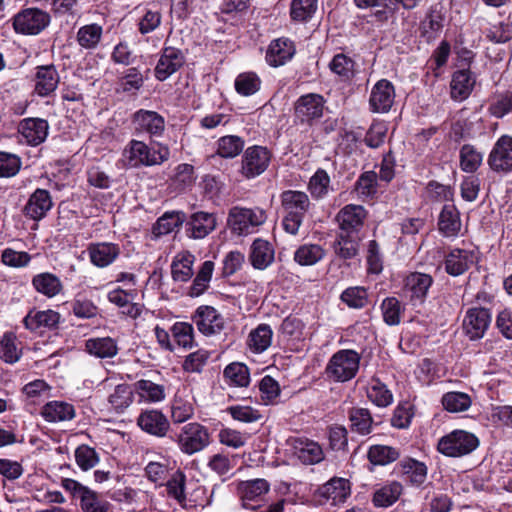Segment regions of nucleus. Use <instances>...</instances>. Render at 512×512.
Listing matches in <instances>:
<instances>
[{
	"mask_svg": "<svg viewBox=\"0 0 512 512\" xmlns=\"http://www.w3.org/2000/svg\"><path fill=\"white\" fill-rule=\"evenodd\" d=\"M75 460L81 470L87 471L98 464L99 455L94 448L83 444L76 448Z\"/></svg>",
	"mask_w": 512,
	"mask_h": 512,
	"instance_id": "nucleus-63",
	"label": "nucleus"
},
{
	"mask_svg": "<svg viewBox=\"0 0 512 512\" xmlns=\"http://www.w3.org/2000/svg\"><path fill=\"white\" fill-rule=\"evenodd\" d=\"M134 391L139 397V401L144 403H159L166 398L165 387L147 379L136 381Z\"/></svg>",
	"mask_w": 512,
	"mask_h": 512,
	"instance_id": "nucleus-30",
	"label": "nucleus"
},
{
	"mask_svg": "<svg viewBox=\"0 0 512 512\" xmlns=\"http://www.w3.org/2000/svg\"><path fill=\"white\" fill-rule=\"evenodd\" d=\"M194 256L189 252L179 253L171 265L172 277L175 281L186 282L193 275Z\"/></svg>",
	"mask_w": 512,
	"mask_h": 512,
	"instance_id": "nucleus-43",
	"label": "nucleus"
},
{
	"mask_svg": "<svg viewBox=\"0 0 512 512\" xmlns=\"http://www.w3.org/2000/svg\"><path fill=\"white\" fill-rule=\"evenodd\" d=\"M488 165L495 172L512 171V137L502 135L494 144L489 156Z\"/></svg>",
	"mask_w": 512,
	"mask_h": 512,
	"instance_id": "nucleus-15",
	"label": "nucleus"
},
{
	"mask_svg": "<svg viewBox=\"0 0 512 512\" xmlns=\"http://www.w3.org/2000/svg\"><path fill=\"white\" fill-rule=\"evenodd\" d=\"M366 217L367 212L363 206L348 204L339 210L335 220L340 233L359 235Z\"/></svg>",
	"mask_w": 512,
	"mask_h": 512,
	"instance_id": "nucleus-12",
	"label": "nucleus"
},
{
	"mask_svg": "<svg viewBox=\"0 0 512 512\" xmlns=\"http://www.w3.org/2000/svg\"><path fill=\"white\" fill-rule=\"evenodd\" d=\"M471 403L470 396L463 392H448L442 397L443 407L452 413L466 411Z\"/></svg>",
	"mask_w": 512,
	"mask_h": 512,
	"instance_id": "nucleus-61",
	"label": "nucleus"
},
{
	"mask_svg": "<svg viewBox=\"0 0 512 512\" xmlns=\"http://www.w3.org/2000/svg\"><path fill=\"white\" fill-rule=\"evenodd\" d=\"M195 408L192 400L176 395L171 403V420L174 424H181L194 415Z\"/></svg>",
	"mask_w": 512,
	"mask_h": 512,
	"instance_id": "nucleus-46",
	"label": "nucleus"
},
{
	"mask_svg": "<svg viewBox=\"0 0 512 512\" xmlns=\"http://www.w3.org/2000/svg\"><path fill=\"white\" fill-rule=\"evenodd\" d=\"M475 84V79L469 70L456 71L450 83L451 97L454 100L462 101L466 99Z\"/></svg>",
	"mask_w": 512,
	"mask_h": 512,
	"instance_id": "nucleus-33",
	"label": "nucleus"
},
{
	"mask_svg": "<svg viewBox=\"0 0 512 512\" xmlns=\"http://www.w3.org/2000/svg\"><path fill=\"white\" fill-rule=\"evenodd\" d=\"M266 219V212L260 207L233 206L228 212L227 225L234 234L248 235L264 224Z\"/></svg>",
	"mask_w": 512,
	"mask_h": 512,
	"instance_id": "nucleus-5",
	"label": "nucleus"
},
{
	"mask_svg": "<svg viewBox=\"0 0 512 512\" xmlns=\"http://www.w3.org/2000/svg\"><path fill=\"white\" fill-rule=\"evenodd\" d=\"M399 451L391 446L373 445L368 450V459L374 465H387L397 460Z\"/></svg>",
	"mask_w": 512,
	"mask_h": 512,
	"instance_id": "nucleus-57",
	"label": "nucleus"
},
{
	"mask_svg": "<svg viewBox=\"0 0 512 512\" xmlns=\"http://www.w3.org/2000/svg\"><path fill=\"white\" fill-rule=\"evenodd\" d=\"M269 490L270 484L267 480L261 478L242 481L238 485V492L242 501V506L245 509H261L260 512H283L284 500H280L265 508H262V506L258 504V502L264 500V497Z\"/></svg>",
	"mask_w": 512,
	"mask_h": 512,
	"instance_id": "nucleus-2",
	"label": "nucleus"
},
{
	"mask_svg": "<svg viewBox=\"0 0 512 512\" xmlns=\"http://www.w3.org/2000/svg\"><path fill=\"white\" fill-rule=\"evenodd\" d=\"M477 261L473 250L453 248L445 257V271L451 276L464 274Z\"/></svg>",
	"mask_w": 512,
	"mask_h": 512,
	"instance_id": "nucleus-19",
	"label": "nucleus"
},
{
	"mask_svg": "<svg viewBox=\"0 0 512 512\" xmlns=\"http://www.w3.org/2000/svg\"><path fill=\"white\" fill-rule=\"evenodd\" d=\"M136 423L143 432L157 438L166 437L171 427L167 416L158 409L143 410Z\"/></svg>",
	"mask_w": 512,
	"mask_h": 512,
	"instance_id": "nucleus-11",
	"label": "nucleus"
},
{
	"mask_svg": "<svg viewBox=\"0 0 512 512\" xmlns=\"http://www.w3.org/2000/svg\"><path fill=\"white\" fill-rule=\"evenodd\" d=\"M331 179L326 170L319 168L311 176L308 183V191L316 200L324 199L332 191Z\"/></svg>",
	"mask_w": 512,
	"mask_h": 512,
	"instance_id": "nucleus-40",
	"label": "nucleus"
},
{
	"mask_svg": "<svg viewBox=\"0 0 512 512\" xmlns=\"http://www.w3.org/2000/svg\"><path fill=\"white\" fill-rule=\"evenodd\" d=\"M244 148V140L236 135H226L217 141V154L222 158H235Z\"/></svg>",
	"mask_w": 512,
	"mask_h": 512,
	"instance_id": "nucleus-55",
	"label": "nucleus"
},
{
	"mask_svg": "<svg viewBox=\"0 0 512 512\" xmlns=\"http://www.w3.org/2000/svg\"><path fill=\"white\" fill-rule=\"evenodd\" d=\"M280 201L283 209V229L291 235L298 234L311 205L308 195L303 191L286 190L280 194Z\"/></svg>",
	"mask_w": 512,
	"mask_h": 512,
	"instance_id": "nucleus-1",
	"label": "nucleus"
},
{
	"mask_svg": "<svg viewBox=\"0 0 512 512\" xmlns=\"http://www.w3.org/2000/svg\"><path fill=\"white\" fill-rule=\"evenodd\" d=\"M52 206L50 193L45 189L38 188L29 197L23 212L27 217L38 221L46 216Z\"/></svg>",
	"mask_w": 512,
	"mask_h": 512,
	"instance_id": "nucleus-22",
	"label": "nucleus"
},
{
	"mask_svg": "<svg viewBox=\"0 0 512 512\" xmlns=\"http://www.w3.org/2000/svg\"><path fill=\"white\" fill-rule=\"evenodd\" d=\"M491 323V313L486 308L473 307L466 311L462 328L470 340H477L484 336Z\"/></svg>",
	"mask_w": 512,
	"mask_h": 512,
	"instance_id": "nucleus-14",
	"label": "nucleus"
},
{
	"mask_svg": "<svg viewBox=\"0 0 512 512\" xmlns=\"http://www.w3.org/2000/svg\"><path fill=\"white\" fill-rule=\"evenodd\" d=\"M325 256L324 249L317 244H304L294 253V260L302 266H311Z\"/></svg>",
	"mask_w": 512,
	"mask_h": 512,
	"instance_id": "nucleus-53",
	"label": "nucleus"
},
{
	"mask_svg": "<svg viewBox=\"0 0 512 512\" xmlns=\"http://www.w3.org/2000/svg\"><path fill=\"white\" fill-rule=\"evenodd\" d=\"M91 263L98 268L111 265L120 255L119 245L111 242L91 243L87 248Z\"/></svg>",
	"mask_w": 512,
	"mask_h": 512,
	"instance_id": "nucleus-21",
	"label": "nucleus"
},
{
	"mask_svg": "<svg viewBox=\"0 0 512 512\" xmlns=\"http://www.w3.org/2000/svg\"><path fill=\"white\" fill-rule=\"evenodd\" d=\"M132 123L138 135L160 137L165 131V119L156 111L140 109L134 113Z\"/></svg>",
	"mask_w": 512,
	"mask_h": 512,
	"instance_id": "nucleus-13",
	"label": "nucleus"
},
{
	"mask_svg": "<svg viewBox=\"0 0 512 512\" xmlns=\"http://www.w3.org/2000/svg\"><path fill=\"white\" fill-rule=\"evenodd\" d=\"M22 355L20 343L12 332H6L0 339V359L6 363H16Z\"/></svg>",
	"mask_w": 512,
	"mask_h": 512,
	"instance_id": "nucleus-45",
	"label": "nucleus"
},
{
	"mask_svg": "<svg viewBox=\"0 0 512 512\" xmlns=\"http://www.w3.org/2000/svg\"><path fill=\"white\" fill-rule=\"evenodd\" d=\"M59 75L53 65L37 68L35 76V91L40 96H47L58 86Z\"/></svg>",
	"mask_w": 512,
	"mask_h": 512,
	"instance_id": "nucleus-32",
	"label": "nucleus"
},
{
	"mask_svg": "<svg viewBox=\"0 0 512 512\" xmlns=\"http://www.w3.org/2000/svg\"><path fill=\"white\" fill-rule=\"evenodd\" d=\"M274 255V248L270 242L261 238L253 241L249 258L255 269H266L274 261Z\"/></svg>",
	"mask_w": 512,
	"mask_h": 512,
	"instance_id": "nucleus-27",
	"label": "nucleus"
},
{
	"mask_svg": "<svg viewBox=\"0 0 512 512\" xmlns=\"http://www.w3.org/2000/svg\"><path fill=\"white\" fill-rule=\"evenodd\" d=\"M405 479L413 486L422 485L427 479L428 468L425 463L413 458H407L399 464Z\"/></svg>",
	"mask_w": 512,
	"mask_h": 512,
	"instance_id": "nucleus-36",
	"label": "nucleus"
},
{
	"mask_svg": "<svg viewBox=\"0 0 512 512\" xmlns=\"http://www.w3.org/2000/svg\"><path fill=\"white\" fill-rule=\"evenodd\" d=\"M223 374L230 385L246 387L250 383L249 369L243 363L234 362L229 364L224 369Z\"/></svg>",
	"mask_w": 512,
	"mask_h": 512,
	"instance_id": "nucleus-56",
	"label": "nucleus"
},
{
	"mask_svg": "<svg viewBox=\"0 0 512 512\" xmlns=\"http://www.w3.org/2000/svg\"><path fill=\"white\" fill-rule=\"evenodd\" d=\"M402 485L397 481H393L380 489L373 496V503L377 507H388L394 504L402 493Z\"/></svg>",
	"mask_w": 512,
	"mask_h": 512,
	"instance_id": "nucleus-48",
	"label": "nucleus"
},
{
	"mask_svg": "<svg viewBox=\"0 0 512 512\" xmlns=\"http://www.w3.org/2000/svg\"><path fill=\"white\" fill-rule=\"evenodd\" d=\"M295 52L296 48L293 41L285 37L277 38L270 42L265 60L271 67H280L290 61Z\"/></svg>",
	"mask_w": 512,
	"mask_h": 512,
	"instance_id": "nucleus-18",
	"label": "nucleus"
},
{
	"mask_svg": "<svg viewBox=\"0 0 512 512\" xmlns=\"http://www.w3.org/2000/svg\"><path fill=\"white\" fill-rule=\"evenodd\" d=\"M171 333L174 341L181 347L191 348L194 343L193 326L186 322H176L171 327Z\"/></svg>",
	"mask_w": 512,
	"mask_h": 512,
	"instance_id": "nucleus-62",
	"label": "nucleus"
},
{
	"mask_svg": "<svg viewBox=\"0 0 512 512\" xmlns=\"http://www.w3.org/2000/svg\"><path fill=\"white\" fill-rule=\"evenodd\" d=\"M184 64V55L180 49L165 47L155 67V77L159 81L168 79Z\"/></svg>",
	"mask_w": 512,
	"mask_h": 512,
	"instance_id": "nucleus-20",
	"label": "nucleus"
},
{
	"mask_svg": "<svg viewBox=\"0 0 512 512\" xmlns=\"http://www.w3.org/2000/svg\"><path fill=\"white\" fill-rule=\"evenodd\" d=\"M294 454L304 464H317L324 459L322 447L315 441L307 438H293L291 440Z\"/></svg>",
	"mask_w": 512,
	"mask_h": 512,
	"instance_id": "nucleus-24",
	"label": "nucleus"
},
{
	"mask_svg": "<svg viewBox=\"0 0 512 512\" xmlns=\"http://www.w3.org/2000/svg\"><path fill=\"white\" fill-rule=\"evenodd\" d=\"M35 290L48 298L58 295L62 290V283L56 275L44 272L37 274L32 279Z\"/></svg>",
	"mask_w": 512,
	"mask_h": 512,
	"instance_id": "nucleus-39",
	"label": "nucleus"
},
{
	"mask_svg": "<svg viewBox=\"0 0 512 512\" xmlns=\"http://www.w3.org/2000/svg\"><path fill=\"white\" fill-rule=\"evenodd\" d=\"M483 154L474 146L465 144L460 149V167L467 173L475 172L481 165Z\"/></svg>",
	"mask_w": 512,
	"mask_h": 512,
	"instance_id": "nucleus-59",
	"label": "nucleus"
},
{
	"mask_svg": "<svg viewBox=\"0 0 512 512\" xmlns=\"http://www.w3.org/2000/svg\"><path fill=\"white\" fill-rule=\"evenodd\" d=\"M123 156L130 167L138 168L160 165L169 159L170 152L166 146L155 150L143 141L133 139L125 147Z\"/></svg>",
	"mask_w": 512,
	"mask_h": 512,
	"instance_id": "nucleus-3",
	"label": "nucleus"
},
{
	"mask_svg": "<svg viewBox=\"0 0 512 512\" xmlns=\"http://www.w3.org/2000/svg\"><path fill=\"white\" fill-rule=\"evenodd\" d=\"M367 397L378 407H387L393 401L391 391L377 378H372L367 388Z\"/></svg>",
	"mask_w": 512,
	"mask_h": 512,
	"instance_id": "nucleus-50",
	"label": "nucleus"
},
{
	"mask_svg": "<svg viewBox=\"0 0 512 512\" xmlns=\"http://www.w3.org/2000/svg\"><path fill=\"white\" fill-rule=\"evenodd\" d=\"M103 36L101 25L92 23L80 27L76 33L78 45L86 50H94L98 47Z\"/></svg>",
	"mask_w": 512,
	"mask_h": 512,
	"instance_id": "nucleus-38",
	"label": "nucleus"
},
{
	"mask_svg": "<svg viewBox=\"0 0 512 512\" xmlns=\"http://www.w3.org/2000/svg\"><path fill=\"white\" fill-rule=\"evenodd\" d=\"M185 220L183 212H166L153 226V234L160 237L169 234L179 227Z\"/></svg>",
	"mask_w": 512,
	"mask_h": 512,
	"instance_id": "nucleus-49",
	"label": "nucleus"
},
{
	"mask_svg": "<svg viewBox=\"0 0 512 512\" xmlns=\"http://www.w3.org/2000/svg\"><path fill=\"white\" fill-rule=\"evenodd\" d=\"M325 100L316 93L302 95L294 104L295 118L301 123L312 124L323 116Z\"/></svg>",
	"mask_w": 512,
	"mask_h": 512,
	"instance_id": "nucleus-9",
	"label": "nucleus"
},
{
	"mask_svg": "<svg viewBox=\"0 0 512 512\" xmlns=\"http://www.w3.org/2000/svg\"><path fill=\"white\" fill-rule=\"evenodd\" d=\"M80 507L83 512H109L111 504L99 493L88 488L80 497Z\"/></svg>",
	"mask_w": 512,
	"mask_h": 512,
	"instance_id": "nucleus-54",
	"label": "nucleus"
},
{
	"mask_svg": "<svg viewBox=\"0 0 512 512\" xmlns=\"http://www.w3.org/2000/svg\"><path fill=\"white\" fill-rule=\"evenodd\" d=\"M48 130V122L41 118L23 119L18 127L19 133L32 146L41 144L46 139Z\"/></svg>",
	"mask_w": 512,
	"mask_h": 512,
	"instance_id": "nucleus-23",
	"label": "nucleus"
},
{
	"mask_svg": "<svg viewBox=\"0 0 512 512\" xmlns=\"http://www.w3.org/2000/svg\"><path fill=\"white\" fill-rule=\"evenodd\" d=\"M176 442L181 452L193 455L209 445L210 435L205 426L197 422H190L181 428Z\"/></svg>",
	"mask_w": 512,
	"mask_h": 512,
	"instance_id": "nucleus-7",
	"label": "nucleus"
},
{
	"mask_svg": "<svg viewBox=\"0 0 512 512\" xmlns=\"http://www.w3.org/2000/svg\"><path fill=\"white\" fill-rule=\"evenodd\" d=\"M329 68L344 81L352 79L356 72L354 60L343 53L336 54L332 58Z\"/></svg>",
	"mask_w": 512,
	"mask_h": 512,
	"instance_id": "nucleus-52",
	"label": "nucleus"
},
{
	"mask_svg": "<svg viewBox=\"0 0 512 512\" xmlns=\"http://www.w3.org/2000/svg\"><path fill=\"white\" fill-rule=\"evenodd\" d=\"M214 270V262L207 260L205 261L200 270L198 271L193 284L190 287V296L197 297L204 293L208 288Z\"/></svg>",
	"mask_w": 512,
	"mask_h": 512,
	"instance_id": "nucleus-60",
	"label": "nucleus"
},
{
	"mask_svg": "<svg viewBox=\"0 0 512 512\" xmlns=\"http://www.w3.org/2000/svg\"><path fill=\"white\" fill-rule=\"evenodd\" d=\"M41 415L47 422L58 423L72 420L76 412L72 404L54 400L42 407Z\"/></svg>",
	"mask_w": 512,
	"mask_h": 512,
	"instance_id": "nucleus-28",
	"label": "nucleus"
},
{
	"mask_svg": "<svg viewBox=\"0 0 512 512\" xmlns=\"http://www.w3.org/2000/svg\"><path fill=\"white\" fill-rule=\"evenodd\" d=\"M478 445L479 440L473 433L454 430L439 439L437 450L444 456L456 458L470 454Z\"/></svg>",
	"mask_w": 512,
	"mask_h": 512,
	"instance_id": "nucleus-6",
	"label": "nucleus"
},
{
	"mask_svg": "<svg viewBox=\"0 0 512 512\" xmlns=\"http://www.w3.org/2000/svg\"><path fill=\"white\" fill-rule=\"evenodd\" d=\"M319 494L332 505L343 503L350 495L349 481L344 478H333L321 486Z\"/></svg>",
	"mask_w": 512,
	"mask_h": 512,
	"instance_id": "nucleus-29",
	"label": "nucleus"
},
{
	"mask_svg": "<svg viewBox=\"0 0 512 512\" xmlns=\"http://www.w3.org/2000/svg\"><path fill=\"white\" fill-rule=\"evenodd\" d=\"M350 429L352 432L360 435H368L372 432L373 418L368 409L362 407H353L348 412Z\"/></svg>",
	"mask_w": 512,
	"mask_h": 512,
	"instance_id": "nucleus-37",
	"label": "nucleus"
},
{
	"mask_svg": "<svg viewBox=\"0 0 512 512\" xmlns=\"http://www.w3.org/2000/svg\"><path fill=\"white\" fill-rule=\"evenodd\" d=\"M216 224L214 214L204 211L195 212L188 221L189 236L194 239H203L215 230Z\"/></svg>",
	"mask_w": 512,
	"mask_h": 512,
	"instance_id": "nucleus-26",
	"label": "nucleus"
},
{
	"mask_svg": "<svg viewBox=\"0 0 512 512\" xmlns=\"http://www.w3.org/2000/svg\"><path fill=\"white\" fill-rule=\"evenodd\" d=\"M317 10V0H292L290 16L293 21L307 22Z\"/></svg>",
	"mask_w": 512,
	"mask_h": 512,
	"instance_id": "nucleus-58",
	"label": "nucleus"
},
{
	"mask_svg": "<svg viewBox=\"0 0 512 512\" xmlns=\"http://www.w3.org/2000/svg\"><path fill=\"white\" fill-rule=\"evenodd\" d=\"M85 346L89 354L98 358H112L118 353L117 344L110 337L89 339Z\"/></svg>",
	"mask_w": 512,
	"mask_h": 512,
	"instance_id": "nucleus-44",
	"label": "nucleus"
},
{
	"mask_svg": "<svg viewBox=\"0 0 512 512\" xmlns=\"http://www.w3.org/2000/svg\"><path fill=\"white\" fill-rule=\"evenodd\" d=\"M50 23V15L38 8H26L13 17V27L17 33L37 35Z\"/></svg>",
	"mask_w": 512,
	"mask_h": 512,
	"instance_id": "nucleus-8",
	"label": "nucleus"
},
{
	"mask_svg": "<svg viewBox=\"0 0 512 512\" xmlns=\"http://www.w3.org/2000/svg\"><path fill=\"white\" fill-rule=\"evenodd\" d=\"M272 336L271 327L268 324H260L250 332L248 347L255 353H262L270 347Z\"/></svg>",
	"mask_w": 512,
	"mask_h": 512,
	"instance_id": "nucleus-42",
	"label": "nucleus"
},
{
	"mask_svg": "<svg viewBox=\"0 0 512 512\" xmlns=\"http://www.w3.org/2000/svg\"><path fill=\"white\" fill-rule=\"evenodd\" d=\"M271 153L262 146L248 147L242 157V174L250 179L262 174L269 166Z\"/></svg>",
	"mask_w": 512,
	"mask_h": 512,
	"instance_id": "nucleus-10",
	"label": "nucleus"
},
{
	"mask_svg": "<svg viewBox=\"0 0 512 512\" xmlns=\"http://www.w3.org/2000/svg\"><path fill=\"white\" fill-rule=\"evenodd\" d=\"M431 284L432 278L430 275L415 272L406 277L404 292L411 300L422 301Z\"/></svg>",
	"mask_w": 512,
	"mask_h": 512,
	"instance_id": "nucleus-31",
	"label": "nucleus"
},
{
	"mask_svg": "<svg viewBox=\"0 0 512 512\" xmlns=\"http://www.w3.org/2000/svg\"><path fill=\"white\" fill-rule=\"evenodd\" d=\"M133 402V390L128 384L117 385L108 396V403L117 413H122Z\"/></svg>",
	"mask_w": 512,
	"mask_h": 512,
	"instance_id": "nucleus-47",
	"label": "nucleus"
},
{
	"mask_svg": "<svg viewBox=\"0 0 512 512\" xmlns=\"http://www.w3.org/2000/svg\"><path fill=\"white\" fill-rule=\"evenodd\" d=\"M361 356L352 349L337 351L329 359L325 372L335 382H347L353 379L360 366Z\"/></svg>",
	"mask_w": 512,
	"mask_h": 512,
	"instance_id": "nucleus-4",
	"label": "nucleus"
},
{
	"mask_svg": "<svg viewBox=\"0 0 512 512\" xmlns=\"http://www.w3.org/2000/svg\"><path fill=\"white\" fill-rule=\"evenodd\" d=\"M60 319L58 312L53 310L30 311L23 319L24 326L36 331L40 328H53Z\"/></svg>",
	"mask_w": 512,
	"mask_h": 512,
	"instance_id": "nucleus-34",
	"label": "nucleus"
},
{
	"mask_svg": "<svg viewBox=\"0 0 512 512\" xmlns=\"http://www.w3.org/2000/svg\"><path fill=\"white\" fill-rule=\"evenodd\" d=\"M359 241V235L339 232L333 245L334 252L342 259H351L358 253Z\"/></svg>",
	"mask_w": 512,
	"mask_h": 512,
	"instance_id": "nucleus-41",
	"label": "nucleus"
},
{
	"mask_svg": "<svg viewBox=\"0 0 512 512\" xmlns=\"http://www.w3.org/2000/svg\"><path fill=\"white\" fill-rule=\"evenodd\" d=\"M361 9H374V16L380 22L387 21L398 10L400 0H354Z\"/></svg>",
	"mask_w": 512,
	"mask_h": 512,
	"instance_id": "nucleus-35",
	"label": "nucleus"
},
{
	"mask_svg": "<svg viewBox=\"0 0 512 512\" xmlns=\"http://www.w3.org/2000/svg\"><path fill=\"white\" fill-rule=\"evenodd\" d=\"M193 322L206 336L220 333L225 326L223 316L212 306L198 307L193 316Z\"/></svg>",
	"mask_w": 512,
	"mask_h": 512,
	"instance_id": "nucleus-16",
	"label": "nucleus"
},
{
	"mask_svg": "<svg viewBox=\"0 0 512 512\" xmlns=\"http://www.w3.org/2000/svg\"><path fill=\"white\" fill-rule=\"evenodd\" d=\"M261 79L254 72L240 73L234 82L238 94L248 97L257 93L261 88Z\"/></svg>",
	"mask_w": 512,
	"mask_h": 512,
	"instance_id": "nucleus-51",
	"label": "nucleus"
},
{
	"mask_svg": "<svg viewBox=\"0 0 512 512\" xmlns=\"http://www.w3.org/2000/svg\"><path fill=\"white\" fill-rule=\"evenodd\" d=\"M227 412L234 420L243 423L257 422L262 418V414L258 409L248 405H232L227 408Z\"/></svg>",
	"mask_w": 512,
	"mask_h": 512,
	"instance_id": "nucleus-64",
	"label": "nucleus"
},
{
	"mask_svg": "<svg viewBox=\"0 0 512 512\" xmlns=\"http://www.w3.org/2000/svg\"><path fill=\"white\" fill-rule=\"evenodd\" d=\"M394 99L395 89L393 84L386 79H381L371 89L370 110L375 113H386L391 109Z\"/></svg>",
	"mask_w": 512,
	"mask_h": 512,
	"instance_id": "nucleus-17",
	"label": "nucleus"
},
{
	"mask_svg": "<svg viewBox=\"0 0 512 512\" xmlns=\"http://www.w3.org/2000/svg\"><path fill=\"white\" fill-rule=\"evenodd\" d=\"M462 222L458 209L453 204H446L438 218V230L446 238H456L461 231Z\"/></svg>",
	"mask_w": 512,
	"mask_h": 512,
	"instance_id": "nucleus-25",
	"label": "nucleus"
}]
</instances>
